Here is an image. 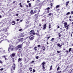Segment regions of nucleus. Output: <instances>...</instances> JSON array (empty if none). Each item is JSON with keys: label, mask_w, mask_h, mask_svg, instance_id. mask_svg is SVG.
I'll return each mask as SVG.
<instances>
[{"label": "nucleus", "mask_w": 73, "mask_h": 73, "mask_svg": "<svg viewBox=\"0 0 73 73\" xmlns=\"http://www.w3.org/2000/svg\"><path fill=\"white\" fill-rule=\"evenodd\" d=\"M4 35V34H2L1 35V36H3V37L0 38V39H1V38L2 39H3V40H1V41H0V43H1V42H2L3 41H4V40H6V38H7V36Z\"/></svg>", "instance_id": "nucleus-1"}, {"label": "nucleus", "mask_w": 73, "mask_h": 73, "mask_svg": "<svg viewBox=\"0 0 73 73\" xmlns=\"http://www.w3.org/2000/svg\"><path fill=\"white\" fill-rule=\"evenodd\" d=\"M10 47H9L8 49V51H9V49H11V50L12 51H13L14 49H15V48H15V47L13 46V45H10L9 46Z\"/></svg>", "instance_id": "nucleus-2"}, {"label": "nucleus", "mask_w": 73, "mask_h": 73, "mask_svg": "<svg viewBox=\"0 0 73 73\" xmlns=\"http://www.w3.org/2000/svg\"><path fill=\"white\" fill-rule=\"evenodd\" d=\"M34 31H35V30H31L29 32L30 35H33H33H35V33H33V32H34Z\"/></svg>", "instance_id": "nucleus-3"}, {"label": "nucleus", "mask_w": 73, "mask_h": 73, "mask_svg": "<svg viewBox=\"0 0 73 73\" xmlns=\"http://www.w3.org/2000/svg\"><path fill=\"white\" fill-rule=\"evenodd\" d=\"M15 55H16V53H13L10 55V56L11 58H12L14 57L15 56Z\"/></svg>", "instance_id": "nucleus-4"}, {"label": "nucleus", "mask_w": 73, "mask_h": 73, "mask_svg": "<svg viewBox=\"0 0 73 73\" xmlns=\"http://www.w3.org/2000/svg\"><path fill=\"white\" fill-rule=\"evenodd\" d=\"M46 24H44L43 25V30H45V29H46Z\"/></svg>", "instance_id": "nucleus-5"}, {"label": "nucleus", "mask_w": 73, "mask_h": 73, "mask_svg": "<svg viewBox=\"0 0 73 73\" xmlns=\"http://www.w3.org/2000/svg\"><path fill=\"white\" fill-rule=\"evenodd\" d=\"M42 65H43L42 66V69H43V70H44V69H45V65H45V62H43L42 63Z\"/></svg>", "instance_id": "nucleus-6"}, {"label": "nucleus", "mask_w": 73, "mask_h": 73, "mask_svg": "<svg viewBox=\"0 0 73 73\" xmlns=\"http://www.w3.org/2000/svg\"><path fill=\"white\" fill-rule=\"evenodd\" d=\"M18 40H19V41H21L22 42H23V41H24V39H23V38L19 39H18Z\"/></svg>", "instance_id": "nucleus-7"}, {"label": "nucleus", "mask_w": 73, "mask_h": 73, "mask_svg": "<svg viewBox=\"0 0 73 73\" xmlns=\"http://www.w3.org/2000/svg\"><path fill=\"white\" fill-rule=\"evenodd\" d=\"M30 13L31 14H32V15L34 14V13L33 12V10L31 9V11L30 12Z\"/></svg>", "instance_id": "nucleus-8"}, {"label": "nucleus", "mask_w": 73, "mask_h": 73, "mask_svg": "<svg viewBox=\"0 0 73 73\" xmlns=\"http://www.w3.org/2000/svg\"><path fill=\"white\" fill-rule=\"evenodd\" d=\"M17 47L19 49H21V48H22V46H21V45H19L17 46Z\"/></svg>", "instance_id": "nucleus-9"}, {"label": "nucleus", "mask_w": 73, "mask_h": 73, "mask_svg": "<svg viewBox=\"0 0 73 73\" xmlns=\"http://www.w3.org/2000/svg\"><path fill=\"white\" fill-rule=\"evenodd\" d=\"M35 19H37L38 17V14H35Z\"/></svg>", "instance_id": "nucleus-10"}, {"label": "nucleus", "mask_w": 73, "mask_h": 73, "mask_svg": "<svg viewBox=\"0 0 73 73\" xmlns=\"http://www.w3.org/2000/svg\"><path fill=\"white\" fill-rule=\"evenodd\" d=\"M57 46H58L59 47H60V48H61V47L62 46V44L60 45V44L58 43L57 44Z\"/></svg>", "instance_id": "nucleus-11"}, {"label": "nucleus", "mask_w": 73, "mask_h": 73, "mask_svg": "<svg viewBox=\"0 0 73 73\" xmlns=\"http://www.w3.org/2000/svg\"><path fill=\"white\" fill-rule=\"evenodd\" d=\"M22 61V58H19L18 59V62H21Z\"/></svg>", "instance_id": "nucleus-12"}, {"label": "nucleus", "mask_w": 73, "mask_h": 73, "mask_svg": "<svg viewBox=\"0 0 73 73\" xmlns=\"http://www.w3.org/2000/svg\"><path fill=\"white\" fill-rule=\"evenodd\" d=\"M64 26L65 28V27H66V26L68 25V23L66 22H65L64 23Z\"/></svg>", "instance_id": "nucleus-13"}, {"label": "nucleus", "mask_w": 73, "mask_h": 73, "mask_svg": "<svg viewBox=\"0 0 73 73\" xmlns=\"http://www.w3.org/2000/svg\"><path fill=\"white\" fill-rule=\"evenodd\" d=\"M12 23H13V24H12V25H15V24H16V23H15V21H13L12 22Z\"/></svg>", "instance_id": "nucleus-14"}, {"label": "nucleus", "mask_w": 73, "mask_h": 73, "mask_svg": "<svg viewBox=\"0 0 73 73\" xmlns=\"http://www.w3.org/2000/svg\"><path fill=\"white\" fill-rule=\"evenodd\" d=\"M69 3V1H68L66 2V6H68V3Z\"/></svg>", "instance_id": "nucleus-15"}, {"label": "nucleus", "mask_w": 73, "mask_h": 73, "mask_svg": "<svg viewBox=\"0 0 73 73\" xmlns=\"http://www.w3.org/2000/svg\"><path fill=\"white\" fill-rule=\"evenodd\" d=\"M50 9V7H48L46 9H45V11H46V10H49Z\"/></svg>", "instance_id": "nucleus-16"}, {"label": "nucleus", "mask_w": 73, "mask_h": 73, "mask_svg": "<svg viewBox=\"0 0 73 73\" xmlns=\"http://www.w3.org/2000/svg\"><path fill=\"white\" fill-rule=\"evenodd\" d=\"M34 39V37H31L30 38V40H33Z\"/></svg>", "instance_id": "nucleus-17"}, {"label": "nucleus", "mask_w": 73, "mask_h": 73, "mask_svg": "<svg viewBox=\"0 0 73 73\" xmlns=\"http://www.w3.org/2000/svg\"><path fill=\"white\" fill-rule=\"evenodd\" d=\"M56 9H57V8H60V5H57L56 6Z\"/></svg>", "instance_id": "nucleus-18"}, {"label": "nucleus", "mask_w": 73, "mask_h": 73, "mask_svg": "<svg viewBox=\"0 0 73 73\" xmlns=\"http://www.w3.org/2000/svg\"><path fill=\"white\" fill-rule=\"evenodd\" d=\"M51 25H50V23H49V29H50L51 28Z\"/></svg>", "instance_id": "nucleus-19"}, {"label": "nucleus", "mask_w": 73, "mask_h": 73, "mask_svg": "<svg viewBox=\"0 0 73 73\" xmlns=\"http://www.w3.org/2000/svg\"><path fill=\"white\" fill-rule=\"evenodd\" d=\"M35 22V24H36V23H37V24H38V20L37 21H36Z\"/></svg>", "instance_id": "nucleus-20"}, {"label": "nucleus", "mask_w": 73, "mask_h": 73, "mask_svg": "<svg viewBox=\"0 0 73 73\" xmlns=\"http://www.w3.org/2000/svg\"><path fill=\"white\" fill-rule=\"evenodd\" d=\"M35 34H36V35H37V36H38L40 37V34H39V33H35Z\"/></svg>", "instance_id": "nucleus-21"}, {"label": "nucleus", "mask_w": 73, "mask_h": 73, "mask_svg": "<svg viewBox=\"0 0 73 73\" xmlns=\"http://www.w3.org/2000/svg\"><path fill=\"white\" fill-rule=\"evenodd\" d=\"M29 8H31V3H29Z\"/></svg>", "instance_id": "nucleus-22"}, {"label": "nucleus", "mask_w": 73, "mask_h": 73, "mask_svg": "<svg viewBox=\"0 0 73 73\" xmlns=\"http://www.w3.org/2000/svg\"><path fill=\"white\" fill-rule=\"evenodd\" d=\"M34 49H35V50H37V47L36 46H35L34 47Z\"/></svg>", "instance_id": "nucleus-23"}, {"label": "nucleus", "mask_w": 73, "mask_h": 73, "mask_svg": "<svg viewBox=\"0 0 73 73\" xmlns=\"http://www.w3.org/2000/svg\"><path fill=\"white\" fill-rule=\"evenodd\" d=\"M46 12V13H49V10H47L46 11H45V12Z\"/></svg>", "instance_id": "nucleus-24"}, {"label": "nucleus", "mask_w": 73, "mask_h": 73, "mask_svg": "<svg viewBox=\"0 0 73 73\" xmlns=\"http://www.w3.org/2000/svg\"><path fill=\"white\" fill-rule=\"evenodd\" d=\"M19 5H20V7H21V8H23V6H22V5H21V3H19Z\"/></svg>", "instance_id": "nucleus-25"}, {"label": "nucleus", "mask_w": 73, "mask_h": 73, "mask_svg": "<svg viewBox=\"0 0 73 73\" xmlns=\"http://www.w3.org/2000/svg\"><path fill=\"white\" fill-rule=\"evenodd\" d=\"M54 38H53L51 39V41H54Z\"/></svg>", "instance_id": "nucleus-26"}, {"label": "nucleus", "mask_w": 73, "mask_h": 73, "mask_svg": "<svg viewBox=\"0 0 73 73\" xmlns=\"http://www.w3.org/2000/svg\"><path fill=\"white\" fill-rule=\"evenodd\" d=\"M59 69H60V67L58 66L57 68V71H58V70H59Z\"/></svg>", "instance_id": "nucleus-27"}, {"label": "nucleus", "mask_w": 73, "mask_h": 73, "mask_svg": "<svg viewBox=\"0 0 73 73\" xmlns=\"http://www.w3.org/2000/svg\"><path fill=\"white\" fill-rule=\"evenodd\" d=\"M71 50H72V48H70L69 49V52H70V51H71Z\"/></svg>", "instance_id": "nucleus-28"}, {"label": "nucleus", "mask_w": 73, "mask_h": 73, "mask_svg": "<svg viewBox=\"0 0 73 73\" xmlns=\"http://www.w3.org/2000/svg\"><path fill=\"white\" fill-rule=\"evenodd\" d=\"M39 2H40V1L39 0H37L36 1V3H39Z\"/></svg>", "instance_id": "nucleus-29"}, {"label": "nucleus", "mask_w": 73, "mask_h": 73, "mask_svg": "<svg viewBox=\"0 0 73 73\" xmlns=\"http://www.w3.org/2000/svg\"><path fill=\"white\" fill-rule=\"evenodd\" d=\"M70 15V12H68L66 14V15Z\"/></svg>", "instance_id": "nucleus-30"}, {"label": "nucleus", "mask_w": 73, "mask_h": 73, "mask_svg": "<svg viewBox=\"0 0 73 73\" xmlns=\"http://www.w3.org/2000/svg\"><path fill=\"white\" fill-rule=\"evenodd\" d=\"M15 68H16V66H14V67H13V70H15Z\"/></svg>", "instance_id": "nucleus-31"}, {"label": "nucleus", "mask_w": 73, "mask_h": 73, "mask_svg": "<svg viewBox=\"0 0 73 73\" xmlns=\"http://www.w3.org/2000/svg\"><path fill=\"white\" fill-rule=\"evenodd\" d=\"M20 65H21V66L23 65V62H21L20 63Z\"/></svg>", "instance_id": "nucleus-32"}, {"label": "nucleus", "mask_w": 73, "mask_h": 73, "mask_svg": "<svg viewBox=\"0 0 73 73\" xmlns=\"http://www.w3.org/2000/svg\"><path fill=\"white\" fill-rule=\"evenodd\" d=\"M51 14H52V13H50L49 14H48V16H50V15H51Z\"/></svg>", "instance_id": "nucleus-33"}, {"label": "nucleus", "mask_w": 73, "mask_h": 73, "mask_svg": "<svg viewBox=\"0 0 73 73\" xmlns=\"http://www.w3.org/2000/svg\"><path fill=\"white\" fill-rule=\"evenodd\" d=\"M69 25H68L67 26H66V27H65V28H66L67 27H69Z\"/></svg>", "instance_id": "nucleus-34"}, {"label": "nucleus", "mask_w": 73, "mask_h": 73, "mask_svg": "<svg viewBox=\"0 0 73 73\" xmlns=\"http://www.w3.org/2000/svg\"><path fill=\"white\" fill-rule=\"evenodd\" d=\"M71 12V14L72 15H73V11H72L70 12Z\"/></svg>", "instance_id": "nucleus-35"}, {"label": "nucleus", "mask_w": 73, "mask_h": 73, "mask_svg": "<svg viewBox=\"0 0 73 73\" xmlns=\"http://www.w3.org/2000/svg\"><path fill=\"white\" fill-rule=\"evenodd\" d=\"M32 69V68L31 67L29 68V70H31Z\"/></svg>", "instance_id": "nucleus-36"}, {"label": "nucleus", "mask_w": 73, "mask_h": 73, "mask_svg": "<svg viewBox=\"0 0 73 73\" xmlns=\"http://www.w3.org/2000/svg\"><path fill=\"white\" fill-rule=\"evenodd\" d=\"M36 58V59H38V56H36L35 57Z\"/></svg>", "instance_id": "nucleus-37"}, {"label": "nucleus", "mask_w": 73, "mask_h": 73, "mask_svg": "<svg viewBox=\"0 0 73 73\" xmlns=\"http://www.w3.org/2000/svg\"><path fill=\"white\" fill-rule=\"evenodd\" d=\"M36 12H37V11L35 10V11H34V14H35V13H36Z\"/></svg>", "instance_id": "nucleus-38"}, {"label": "nucleus", "mask_w": 73, "mask_h": 73, "mask_svg": "<svg viewBox=\"0 0 73 73\" xmlns=\"http://www.w3.org/2000/svg\"><path fill=\"white\" fill-rule=\"evenodd\" d=\"M4 70V68H1L0 69L1 71H2V70Z\"/></svg>", "instance_id": "nucleus-39"}, {"label": "nucleus", "mask_w": 73, "mask_h": 73, "mask_svg": "<svg viewBox=\"0 0 73 73\" xmlns=\"http://www.w3.org/2000/svg\"><path fill=\"white\" fill-rule=\"evenodd\" d=\"M60 9H57L56 10V11H57V12H58V11H60Z\"/></svg>", "instance_id": "nucleus-40"}, {"label": "nucleus", "mask_w": 73, "mask_h": 73, "mask_svg": "<svg viewBox=\"0 0 73 73\" xmlns=\"http://www.w3.org/2000/svg\"><path fill=\"white\" fill-rule=\"evenodd\" d=\"M44 48H45V47H44V46H43L42 47V49H44Z\"/></svg>", "instance_id": "nucleus-41"}, {"label": "nucleus", "mask_w": 73, "mask_h": 73, "mask_svg": "<svg viewBox=\"0 0 73 73\" xmlns=\"http://www.w3.org/2000/svg\"><path fill=\"white\" fill-rule=\"evenodd\" d=\"M33 72H36V70H35L34 69H33Z\"/></svg>", "instance_id": "nucleus-42"}, {"label": "nucleus", "mask_w": 73, "mask_h": 73, "mask_svg": "<svg viewBox=\"0 0 73 73\" xmlns=\"http://www.w3.org/2000/svg\"><path fill=\"white\" fill-rule=\"evenodd\" d=\"M37 46L38 47V48H40V45H38Z\"/></svg>", "instance_id": "nucleus-43"}, {"label": "nucleus", "mask_w": 73, "mask_h": 73, "mask_svg": "<svg viewBox=\"0 0 73 73\" xmlns=\"http://www.w3.org/2000/svg\"><path fill=\"white\" fill-rule=\"evenodd\" d=\"M22 31V29H20L19 30V31H20V32H21V31Z\"/></svg>", "instance_id": "nucleus-44"}, {"label": "nucleus", "mask_w": 73, "mask_h": 73, "mask_svg": "<svg viewBox=\"0 0 73 73\" xmlns=\"http://www.w3.org/2000/svg\"><path fill=\"white\" fill-rule=\"evenodd\" d=\"M20 21V19H17V21Z\"/></svg>", "instance_id": "nucleus-45"}, {"label": "nucleus", "mask_w": 73, "mask_h": 73, "mask_svg": "<svg viewBox=\"0 0 73 73\" xmlns=\"http://www.w3.org/2000/svg\"><path fill=\"white\" fill-rule=\"evenodd\" d=\"M24 37V35H23L21 36L20 37Z\"/></svg>", "instance_id": "nucleus-46"}, {"label": "nucleus", "mask_w": 73, "mask_h": 73, "mask_svg": "<svg viewBox=\"0 0 73 73\" xmlns=\"http://www.w3.org/2000/svg\"><path fill=\"white\" fill-rule=\"evenodd\" d=\"M0 63L1 64H3V62H2L0 60Z\"/></svg>", "instance_id": "nucleus-47"}, {"label": "nucleus", "mask_w": 73, "mask_h": 73, "mask_svg": "<svg viewBox=\"0 0 73 73\" xmlns=\"http://www.w3.org/2000/svg\"><path fill=\"white\" fill-rule=\"evenodd\" d=\"M51 7H52L53 6V3H51L50 4Z\"/></svg>", "instance_id": "nucleus-48"}, {"label": "nucleus", "mask_w": 73, "mask_h": 73, "mask_svg": "<svg viewBox=\"0 0 73 73\" xmlns=\"http://www.w3.org/2000/svg\"><path fill=\"white\" fill-rule=\"evenodd\" d=\"M44 20H45V19H43L42 20V22H43Z\"/></svg>", "instance_id": "nucleus-49"}, {"label": "nucleus", "mask_w": 73, "mask_h": 73, "mask_svg": "<svg viewBox=\"0 0 73 73\" xmlns=\"http://www.w3.org/2000/svg\"><path fill=\"white\" fill-rule=\"evenodd\" d=\"M41 47H42L43 46H44V45H43V44H41Z\"/></svg>", "instance_id": "nucleus-50"}, {"label": "nucleus", "mask_w": 73, "mask_h": 73, "mask_svg": "<svg viewBox=\"0 0 73 73\" xmlns=\"http://www.w3.org/2000/svg\"><path fill=\"white\" fill-rule=\"evenodd\" d=\"M52 68H51L50 67L49 70L50 71V70H52Z\"/></svg>", "instance_id": "nucleus-51"}, {"label": "nucleus", "mask_w": 73, "mask_h": 73, "mask_svg": "<svg viewBox=\"0 0 73 73\" xmlns=\"http://www.w3.org/2000/svg\"><path fill=\"white\" fill-rule=\"evenodd\" d=\"M65 52H66V53H68L69 52V51L67 50H66Z\"/></svg>", "instance_id": "nucleus-52"}, {"label": "nucleus", "mask_w": 73, "mask_h": 73, "mask_svg": "<svg viewBox=\"0 0 73 73\" xmlns=\"http://www.w3.org/2000/svg\"><path fill=\"white\" fill-rule=\"evenodd\" d=\"M68 28H68V27H67V28L66 29L67 30V31H68Z\"/></svg>", "instance_id": "nucleus-53"}, {"label": "nucleus", "mask_w": 73, "mask_h": 73, "mask_svg": "<svg viewBox=\"0 0 73 73\" xmlns=\"http://www.w3.org/2000/svg\"><path fill=\"white\" fill-rule=\"evenodd\" d=\"M50 36H48V37H47V39H49L50 38Z\"/></svg>", "instance_id": "nucleus-54"}, {"label": "nucleus", "mask_w": 73, "mask_h": 73, "mask_svg": "<svg viewBox=\"0 0 73 73\" xmlns=\"http://www.w3.org/2000/svg\"><path fill=\"white\" fill-rule=\"evenodd\" d=\"M57 52H58V53H60V51H57Z\"/></svg>", "instance_id": "nucleus-55"}, {"label": "nucleus", "mask_w": 73, "mask_h": 73, "mask_svg": "<svg viewBox=\"0 0 73 73\" xmlns=\"http://www.w3.org/2000/svg\"><path fill=\"white\" fill-rule=\"evenodd\" d=\"M31 62H32V63H33V62H35V61L34 60L32 61Z\"/></svg>", "instance_id": "nucleus-56"}, {"label": "nucleus", "mask_w": 73, "mask_h": 73, "mask_svg": "<svg viewBox=\"0 0 73 73\" xmlns=\"http://www.w3.org/2000/svg\"><path fill=\"white\" fill-rule=\"evenodd\" d=\"M58 28H60V26H58V27H57V29H58Z\"/></svg>", "instance_id": "nucleus-57"}, {"label": "nucleus", "mask_w": 73, "mask_h": 73, "mask_svg": "<svg viewBox=\"0 0 73 73\" xmlns=\"http://www.w3.org/2000/svg\"><path fill=\"white\" fill-rule=\"evenodd\" d=\"M61 35L60 34L59 35V37H61Z\"/></svg>", "instance_id": "nucleus-58"}, {"label": "nucleus", "mask_w": 73, "mask_h": 73, "mask_svg": "<svg viewBox=\"0 0 73 73\" xmlns=\"http://www.w3.org/2000/svg\"><path fill=\"white\" fill-rule=\"evenodd\" d=\"M5 60H8V59H7V58H5Z\"/></svg>", "instance_id": "nucleus-59"}, {"label": "nucleus", "mask_w": 73, "mask_h": 73, "mask_svg": "<svg viewBox=\"0 0 73 73\" xmlns=\"http://www.w3.org/2000/svg\"><path fill=\"white\" fill-rule=\"evenodd\" d=\"M69 18L71 19L72 18V16L71 15H70L69 17Z\"/></svg>", "instance_id": "nucleus-60"}, {"label": "nucleus", "mask_w": 73, "mask_h": 73, "mask_svg": "<svg viewBox=\"0 0 73 73\" xmlns=\"http://www.w3.org/2000/svg\"><path fill=\"white\" fill-rule=\"evenodd\" d=\"M62 33V31H60V33H58V34H59V35H60V33Z\"/></svg>", "instance_id": "nucleus-61"}, {"label": "nucleus", "mask_w": 73, "mask_h": 73, "mask_svg": "<svg viewBox=\"0 0 73 73\" xmlns=\"http://www.w3.org/2000/svg\"><path fill=\"white\" fill-rule=\"evenodd\" d=\"M30 70V72H32V70Z\"/></svg>", "instance_id": "nucleus-62"}, {"label": "nucleus", "mask_w": 73, "mask_h": 73, "mask_svg": "<svg viewBox=\"0 0 73 73\" xmlns=\"http://www.w3.org/2000/svg\"><path fill=\"white\" fill-rule=\"evenodd\" d=\"M29 2H30V1H27V3H29Z\"/></svg>", "instance_id": "nucleus-63"}, {"label": "nucleus", "mask_w": 73, "mask_h": 73, "mask_svg": "<svg viewBox=\"0 0 73 73\" xmlns=\"http://www.w3.org/2000/svg\"><path fill=\"white\" fill-rule=\"evenodd\" d=\"M19 70H20L21 72H22V70L21 69H20Z\"/></svg>", "instance_id": "nucleus-64"}]
</instances>
